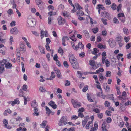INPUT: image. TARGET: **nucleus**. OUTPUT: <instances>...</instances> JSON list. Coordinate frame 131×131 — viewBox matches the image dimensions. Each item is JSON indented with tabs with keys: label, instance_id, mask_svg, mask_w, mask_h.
Here are the masks:
<instances>
[{
	"label": "nucleus",
	"instance_id": "nucleus-41",
	"mask_svg": "<svg viewBox=\"0 0 131 131\" xmlns=\"http://www.w3.org/2000/svg\"><path fill=\"white\" fill-rule=\"evenodd\" d=\"M92 30L94 34H96L97 32L98 31V28L96 27L92 29Z\"/></svg>",
	"mask_w": 131,
	"mask_h": 131
},
{
	"label": "nucleus",
	"instance_id": "nucleus-40",
	"mask_svg": "<svg viewBox=\"0 0 131 131\" xmlns=\"http://www.w3.org/2000/svg\"><path fill=\"white\" fill-rule=\"evenodd\" d=\"M118 19L120 20L121 21L123 22L124 23L125 21V16L118 18Z\"/></svg>",
	"mask_w": 131,
	"mask_h": 131
},
{
	"label": "nucleus",
	"instance_id": "nucleus-54",
	"mask_svg": "<svg viewBox=\"0 0 131 131\" xmlns=\"http://www.w3.org/2000/svg\"><path fill=\"white\" fill-rule=\"evenodd\" d=\"M105 63L106 67H108L109 66L110 63L108 59H107L105 60Z\"/></svg>",
	"mask_w": 131,
	"mask_h": 131
},
{
	"label": "nucleus",
	"instance_id": "nucleus-7",
	"mask_svg": "<svg viewBox=\"0 0 131 131\" xmlns=\"http://www.w3.org/2000/svg\"><path fill=\"white\" fill-rule=\"evenodd\" d=\"M74 61H73V63H71L74 69H77L78 68L79 64L77 61V59L76 60H75Z\"/></svg>",
	"mask_w": 131,
	"mask_h": 131
},
{
	"label": "nucleus",
	"instance_id": "nucleus-42",
	"mask_svg": "<svg viewBox=\"0 0 131 131\" xmlns=\"http://www.w3.org/2000/svg\"><path fill=\"white\" fill-rule=\"evenodd\" d=\"M116 5L115 4H112L111 5V8L113 10H115L116 9Z\"/></svg>",
	"mask_w": 131,
	"mask_h": 131
},
{
	"label": "nucleus",
	"instance_id": "nucleus-46",
	"mask_svg": "<svg viewBox=\"0 0 131 131\" xmlns=\"http://www.w3.org/2000/svg\"><path fill=\"white\" fill-rule=\"evenodd\" d=\"M87 119H85L83 121L82 123L83 125V127H84L87 122Z\"/></svg>",
	"mask_w": 131,
	"mask_h": 131
},
{
	"label": "nucleus",
	"instance_id": "nucleus-6",
	"mask_svg": "<svg viewBox=\"0 0 131 131\" xmlns=\"http://www.w3.org/2000/svg\"><path fill=\"white\" fill-rule=\"evenodd\" d=\"M19 32V30L16 27L12 28L10 30V32L15 35L17 34Z\"/></svg>",
	"mask_w": 131,
	"mask_h": 131
},
{
	"label": "nucleus",
	"instance_id": "nucleus-63",
	"mask_svg": "<svg viewBox=\"0 0 131 131\" xmlns=\"http://www.w3.org/2000/svg\"><path fill=\"white\" fill-rule=\"evenodd\" d=\"M117 41L118 43L121 42L122 41L121 37H117Z\"/></svg>",
	"mask_w": 131,
	"mask_h": 131
},
{
	"label": "nucleus",
	"instance_id": "nucleus-62",
	"mask_svg": "<svg viewBox=\"0 0 131 131\" xmlns=\"http://www.w3.org/2000/svg\"><path fill=\"white\" fill-rule=\"evenodd\" d=\"M88 86L87 85H86L82 89V91L83 92H85L88 89Z\"/></svg>",
	"mask_w": 131,
	"mask_h": 131
},
{
	"label": "nucleus",
	"instance_id": "nucleus-45",
	"mask_svg": "<svg viewBox=\"0 0 131 131\" xmlns=\"http://www.w3.org/2000/svg\"><path fill=\"white\" fill-rule=\"evenodd\" d=\"M28 86L26 84L24 85L22 87V89L23 90L26 91L27 90Z\"/></svg>",
	"mask_w": 131,
	"mask_h": 131
},
{
	"label": "nucleus",
	"instance_id": "nucleus-50",
	"mask_svg": "<svg viewBox=\"0 0 131 131\" xmlns=\"http://www.w3.org/2000/svg\"><path fill=\"white\" fill-rule=\"evenodd\" d=\"M64 8V5L62 4H61L59 6L58 9L60 10H63Z\"/></svg>",
	"mask_w": 131,
	"mask_h": 131
},
{
	"label": "nucleus",
	"instance_id": "nucleus-13",
	"mask_svg": "<svg viewBox=\"0 0 131 131\" xmlns=\"http://www.w3.org/2000/svg\"><path fill=\"white\" fill-rule=\"evenodd\" d=\"M106 122L104 121L102 125V131H108L107 129H106Z\"/></svg>",
	"mask_w": 131,
	"mask_h": 131
},
{
	"label": "nucleus",
	"instance_id": "nucleus-57",
	"mask_svg": "<svg viewBox=\"0 0 131 131\" xmlns=\"http://www.w3.org/2000/svg\"><path fill=\"white\" fill-rule=\"evenodd\" d=\"M89 64L91 66H93L95 64V62L93 60H90L89 61Z\"/></svg>",
	"mask_w": 131,
	"mask_h": 131
},
{
	"label": "nucleus",
	"instance_id": "nucleus-8",
	"mask_svg": "<svg viewBox=\"0 0 131 131\" xmlns=\"http://www.w3.org/2000/svg\"><path fill=\"white\" fill-rule=\"evenodd\" d=\"M109 43L110 46L112 48L114 47L115 45V41L112 39H110L109 40Z\"/></svg>",
	"mask_w": 131,
	"mask_h": 131
},
{
	"label": "nucleus",
	"instance_id": "nucleus-60",
	"mask_svg": "<svg viewBox=\"0 0 131 131\" xmlns=\"http://www.w3.org/2000/svg\"><path fill=\"white\" fill-rule=\"evenodd\" d=\"M124 39L125 42L126 43H127L129 41L130 38L129 37H125L124 38Z\"/></svg>",
	"mask_w": 131,
	"mask_h": 131
},
{
	"label": "nucleus",
	"instance_id": "nucleus-2",
	"mask_svg": "<svg viewBox=\"0 0 131 131\" xmlns=\"http://www.w3.org/2000/svg\"><path fill=\"white\" fill-rule=\"evenodd\" d=\"M57 20L58 24L59 25H63L66 22V20L61 16H59L58 17Z\"/></svg>",
	"mask_w": 131,
	"mask_h": 131
},
{
	"label": "nucleus",
	"instance_id": "nucleus-56",
	"mask_svg": "<svg viewBox=\"0 0 131 131\" xmlns=\"http://www.w3.org/2000/svg\"><path fill=\"white\" fill-rule=\"evenodd\" d=\"M125 106H127L129 105H131V102L129 100L127 101L126 103H125Z\"/></svg>",
	"mask_w": 131,
	"mask_h": 131
},
{
	"label": "nucleus",
	"instance_id": "nucleus-44",
	"mask_svg": "<svg viewBox=\"0 0 131 131\" xmlns=\"http://www.w3.org/2000/svg\"><path fill=\"white\" fill-rule=\"evenodd\" d=\"M104 105L106 107H108L110 106V104L108 101H106L105 102Z\"/></svg>",
	"mask_w": 131,
	"mask_h": 131
},
{
	"label": "nucleus",
	"instance_id": "nucleus-19",
	"mask_svg": "<svg viewBox=\"0 0 131 131\" xmlns=\"http://www.w3.org/2000/svg\"><path fill=\"white\" fill-rule=\"evenodd\" d=\"M7 62V60L3 59V60L0 61V65L3 66H4V65L5 66V64H6Z\"/></svg>",
	"mask_w": 131,
	"mask_h": 131
},
{
	"label": "nucleus",
	"instance_id": "nucleus-3",
	"mask_svg": "<svg viewBox=\"0 0 131 131\" xmlns=\"http://www.w3.org/2000/svg\"><path fill=\"white\" fill-rule=\"evenodd\" d=\"M71 102L73 107L75 108H78L80 107L81 105L80 103L76 100L75 101L72 99Z\"/></svg>",
	"mask_w": 131,
	"mask_h": 131
},
{
	"label": "nucleus",
	"instance_id": "nucleus-61",
	"mask_svg": "<svg viewBox=\"0 0 131 131\" xmlns=\"http://www.w3.org/2000/svg\"><path fill=\"white\" fill-rule=\"evenodd\" d=\"M93 111L95 112L96 113H99L100 112V110L97 108L93 109Z\"/></svg>",
	"mask_w": 131,
	"mask_h": 131
},
{
	"label": "nucleus",
	"instance_id": "nucleus-43",
	"mask_svg": "<svg viewBox=\"0 0 131 131\" xmlns=\"http://www.w3.org/2000/svg\"><path fill=\"white\" fill-rule=\"evenodd\" d=\"M70 38L72 41H73L75 42L76 40V39L75 38V36L74 35H72L71 36Z\"/></svg>",
	"mask_w": 131,
	"mask_h": 131
},
{
	"label": "nucleus",
	"instance_id": "nucleus-28",
	"mask_svg": "<svg viewBox=\"0 0 131 131\" xmlns=\"http://www.w3.org/2000/svg\"><path fill=\"white\" fill-rule=\"evenodd\" d=\"M45 109L46 111V114H47L48 115L50 114L51 112V110L47 106H46Z\"/></svg>",
	"mask_w": 131,
	"mask_h": 131
},
{
	"label": "nucleus",
	"instance_id": "nucleus-59",
	"mask_svg": "<svg viewBox=\"0 0 131 131\" xmlns=\"http://www.w3.org/2000/svg\"><path fill=\"white\" fill-rule=\"evenodd\" d=\"M111 75V73L110 71H107L106 72V76L108 77H110Z\"/></svg>",
	"mask_w": 131,
	"mask_h": 131
},
{
	"label": "nucleus",
	"instance_id": "nucleus-51",
	"mask_svg": "<svg viewBox=\"0 0 131 131\" xmlns=\"http://www.w3.org/2000/svg\"><path fill=\"white\" fill-rule=\"evenodd\" d=\"M83 32L85 34L86 36L88 37H89V34L87 31L84 30L83 31Z\"/></svg>",
	"mask_w": 131,
	"mask_h": 131
},
{
	"label": "nucleus",
	"instance_id": "nucleus-21",
	"mask_svg": "<svg viewBox=\"0 0 131 131\" xmlns=\"http://www.w3.org/2000/svg\"><path fill=\"white\" fill-rule=\"evenodd\" d=\"M31 106L33 107H37V105L36 102L35 100H34L32 102H31Z\"/></svg>",
	"mask_w": 131,
	"mask_h": 131
},
{
	"label": "nucleus",
	"instance_id": "nucleus-55",
	"mask_svg": "<svg viewBox=\"0 0 131 131\" xmlns=\"http://www.w3.org/2000/svg\"><path fill=\"white\" fill-rule=\"evenodd\" d=\"M113 22L114 23H119V21L118 20V19L116 18V17H115L113 18Z\"/></svg>",
	"mask_w": 131,
	"mask_h": 131
},
{
	"label": "nucleus",
	"instance_id": "nucleus-53",
	"mask_svg": "<svg viewBox=\"0 0 131 131\" xmlns=\"http://www.w3.org/2000/svg\"><path fill=\"white\" fill-rule=\"evenodd\" d=\"M7 13L9 15H12L13 14V10L11 9H9L7 12Z\"/></svg>",
	"mask_w": 131,
	"mask_h": 131
},
{
	"label": "nucleus",
	"instance_id": "nucleus-48",
	"mask_svg": "<svg viewBox=\"0 0 131 131\" xmlns=\"http://www.w3.org/2000/svg\"><path fill=\"white\" fill-rule=\"evenodd\" d=\"M78 45L79 47L81 49H82L84 48V45L81 42H79L78 43Z\"/></svg>",
	"mask_w": 131,
	"mask_h": 131
},
{
	"label": "nucleus",
	"instance_id": "nucleus-25",
	"mask_svg": "<svg viewBox=\"0 0 131 131\" xmlns=\"http://www.w3.org/2000/svg\"><path fill=\"white\" fill-rule=\"evenodd\" d=\"M99 77L100 81H101L100 79L103 80L105 79V80L106 79V78L105 77L103 76L102 74L101 73L99 74Z\"/></svg>",
	"mask_w": 131,
	"mask_h": 131
},
{
	"label": "nucleus",
	"instance_id": "nucleus-22",
	"mask_svg": "<svg viewBox=\"0 0 131 131\" xmlns=\"http://www.w3.org/2000/svg\"><path fill=\"white\" fill-rule=\"evenodd\" d=\"M93 51L92 52V54L93 55H98L97 53L99 51L98 49L97 48L93 49Z\"/></svg>",
	"mask_w": 131,
	"mask_h": 131
},
{
	"label": "nucleus",
	"instance_id": "nucleus-4",
	"mask_svg": "<svg viewBox=\"0 0 131 131\" xmlns=\"http://www.w3.org/2000/svg\"><path fill=\"white\" fill-rule=\"evenodd\" d=\"M65 117L64 116H62L60 119L58 123V125L60 126L63 125V123H64L65 125L67 124L68 123L66 122L64 119Z\"/></svg>",
	"mask_w": 131,
	"mask_h": 131
},
{
	"label": "nucleus",
	"instance_id": "nucleus-64",
	"mask_svg": "<svg viewBox=\"0 0 131 131\" xmlns=\"http://www.w3.org/2000/svg\"><path fill=\"white\" fill-rule=\"evenodd\" d=\"M122 7V5L121 4H120L117 6V11L119 12L121 10V8Z\"/></svg>",
	"mask_w": 131,
	"mask_h": 131
},
{
	"label": "nucleus",
	"instance_id": "nucleus-10",
	"mask_svg": "<svg viewBox=\"0 0 131 131\" xmlns=\"http://www.w3.org/2000/svg\"><path fill=\"white\" fill-rule=\"evenodd\" d=\"M69 38L67 36H64L62 38V45L64 46H66V44L65 43V42L66 40H69Z\"/></svg>",
	"mask_w": 131,
	"mask_h": 131
},
{
	"label": "nucleus",
	"instance_id": "nucleus-9",
	"mask_svg": "<svg viewBox=\"0 0 131 131\" xmlns=\"http://www.w3.org/2000/svg\"><path fill=\"white\" fill-rule=\"evenodd\" d=\"M55 102L53 101H51L48 103V104L51 106L53 108L55 109L57 107V105L55 104Z\"/></svg>",
	"mask_w": 131,
	"mask_h": 131
},
{
	"label": "nucleus",
	"instance_id": "nucleus-30",
	"mask_svg": "<svg viewBox=\"0 0 131 131\" xmlns=\"http://www.w3.org/2000/svg\"><path fill=\"white\" fill-rule=\"evenodd\" d=\"M11 122L13 124H17V120L16 118H13L10 120Z\"/></svg>",
	"mask_w": 131,
	"mask_h": 131
},
{
	"label": "nucleus",
	"instance_id": "nucleus-26",
	"mask_svg": "<svg viewBox=\"0 0 131 131\" xmlns=\"http://www.w3.org/2000/svg\"><path fill=\"white\" fill-rule=\"evenodd\" d=\"M107 98L113 101H114V98L113 97V94L108 95L107 96Z\"/></svg>",
	"mask_w": 131,
	"mask_h": 131
},
{
	"label": "nucleus",
	"instance_id": "nucleus-12",
	"mask_svg": "<svg viewBox=\"0 0 131 131\" xmlns=\"http://www.w3.org/2000/svg\"><path fill=\"white\" fill-rule=\"evenodd\" d=\"M54 71L56 74L58 78H60L62 75L60 70L57 68L54 69Z\"/></svg>",
	"mask_w": 131,
	"mask_h": 131
},
{
	"label": "nucleus",
	"instance_id": "nucleus-47",
	"mask_svg": "<svg viewBox=\"0 0 131 131\" xmlns=\"http://www.w3.org/2000/svg\"><path fill=\"white\" fill-rule=\"evenodd\" d=\"M87 99L90 102H93V100L91 99V98L90 97L88 93H87Z\"/></svg>",
	"mask_w": 131,
	"mask_h": 131
},
{
	"label": "nucleus",
	"instance_id": "nucleus-32",
	"mask_svg": "<svg viewBox=\"0 0 131 131\" xmlns=\"http://www.w3.org/2000/svg\"><path fill=\"white\" fill-rule=\"evenodd\" d=\"M75 6L77 10H80L82 9V7L78 3H75Z\"/></svg>",
	"mask_w": 131,
	"mask_h": 131
},
{
	"label": "nucleus",
	"instance_id": "nucleus-49",
	"mask_svg": "<svg viewBox=\"0 0 131 131\" xmlns=\"http://www.w3.org/2000/svg\"><path fill=\"white\" fill-rule=\"evenodd\" d=\"M3 124L4 125V127L6 126L8 124V121L7 120L5 119H4L3 121Z\"/></svg>",
	"mask_w": 131,
	"mask_h": 131
},
{
	"label": "nucleus",
	"instance_id": "nucleus-11",
	"mask_svg": "<svg viewBox=\"0 0 131 131\" xmlns=\"http://www.w3.org/2000/svg\"><path fill=\"white\" fill-rule=\"evenodd\" d=\"M94 127L91 128L90 131H96L98 129V125L97 123L95 122L94 124Z\"/></svg>",
	"mask_w": 131,
	"mask_h": 131
},
{
	"label": "nucleus",
	"instance_id": "nucleus-39",
	"mask_svg": "<svg viewBox=\"0 0 131 131\" xmlns=\"http://www.w3.org/2000/svg\"><path fill=\"white\" fill-rule=\"evenodd\" d=\"M24 94V92L22 91V90L20 89L19 90V96L21 97H24V96L23 95Z\"/></svg>",
	"mask_w": 131,
	"mask_h": 131
},
{
	"label": "nucleus",
	"instance_id": "nucleus-16",
	"mask_svg": "<svg viewBox=\"0 0 131 131\" xmlns=\"http://www.w3.org/2000/svg\"><path fill=\"white\" fill-rule=\"evenodd\" d=\"M20 101L18 98L15 99L14 101H13L12 104V106H14L15 104H19Z\"/></svg>",
	"mask_w": 131,
	"mask_h": 131
},
{
	"label": "nucleus",
	"instance_id": "nucleus-33",
	"mask_svg": "<svg viewBox=\"0 0 131 131\" xmlns=\"http://www.w3.org/2000/svg\"><path fill=\"white\" fill-rule=\"evenodd\" d=\"M53 20V18L51 16H49L48 18V23L50 25L51 23V21Z\"/></svg>",
	"mask_w": 131,
	"mask_h": 131
},
{
	"label": "nucleus",
	"instance_id": "nucleus-31",
	"mask_svg": "<svg viewBox=\"0 0 131 131\" xmlns=\"http://www.w3.org/2000/svg\"><path fill=\"white\" fill-rule=\"evenodd\" d=\"M4 71V66L0 65V74L3 73Z\"/></svg>",
	"mask_w": 131,
	"mask_h": 131
},
{
	"label": "nucleus",
	"instance_id": "nucleus-20",
	"mask_svg": "<svg viewBox=\"0 0 131 131\" xmlns=\"http://www.w3.org/2000/svg\"><path fill=\"white\" fill-rule=\"evenodd\" d=\"M58 52L62 56L63 55L64 53L63 50L61 47H59L58 48Z\"/></svg>",
	"mask_w": 131,
	"mask_h": 131
},
{
	"label": "nucleus",
	"instance_id": "nucleus-58",
	"mask_svg": "<svg viewBox=\"0 0 131 131\" xmlns=\"http://www.w3.org/2000/svg\"><path fill=\"white\" fill-rule=\"evenodd\" d=\"M63 64L64 66L66 68H67L69 66L67 62L66 61H64Z\"/></svg>",
	"mask_w": 131,
	"mask_h": 131
},
{
	"label": "nucleus",
	"instance_id": "nucleus-52",
	"mask_svg": "<svg viewBox=\"0 0 131 131\" xmlns=\"http://www.w3.org/2000/svg\"><path fill=\"white\" fill-rule=\"evenodd\" d=\"M45 47L46 50L48 51H51L49 44H46L45 45Z\"/></svg>",
	"mask_w": 131,
	"mask_h": 131
},
{
	"label": "nucleus",
	"instance_id": "nucleus-38",
	"mask_svg": "<svg viewBox=\"0 0 131 131\" xmlns=\"http://www.w3.org/2000/svg\"><path fill=\"white\" fill-rule=\"evenodd\" d=\"M123 30L124 34H127L129 33L128 30L127 28L124 27L123 29Z\"/></svg>",
	"mask_w": 131,
	"mask_h": 131
},
{
	"label": "nucleus",
	"instance_id": "nucleus-36",
	"mask_svg": "<svg viewBox=\"0 0 131 131\" xmlns=\"http://www.w3.org/2000/svg\"><path fill=\"white\" fill-rule=\"evenodd\" d=\"M104 71V70L103 68H101L99 69L98 70L96 71V73H99L100 72H102Z\"/></svg>",
	"mask_w": 131,
	"mask_h": 131
},
{
	"label": "nucleus",
	"instance_id": "nucleus-35",
	"mask_svg": "<svg viewBox=\"0 0 131 131\" xmlns=\"http://www.w3.org/2000/svg\"><path fill=\"white\" fill-rule=\"evenodd\" d=\"M37 5L40 10H42L43 9L44 5L43 2H42V3L41 4H39V5Z\"/></svg>",
	"mask_w": 131,
	"mask_h": 131
},
{
	"label": "nucleus",
	"instance_id": "nucleus-1",
	"mask_svg": "<svg viewBox=\"0 0 131 131\" xmlns=\"http://www.w3.org/2000/svg\"><path fill=\"white\" fill-rule=\"evenodd\" d=\"M27 23L28 27H33L36 24V21L31 16H29L27 18Z\"/></svg>",
	"mask_w": 131,
	"mask_h": 131
},
{
	"label": "nucleus",
	"instance_id": "nucleus-34",
	"mask_svg": "<svg viewBox=\"0 0 131 131\" xmlns=\"http://www.w3.org/2000/svg\"><path fill=\"white\" fill-rule=\"evenodd\" d=\"M98 8H97L98 9H101L102 10H105V8L103 6V5L100 4H99L98 5Z\"/></svg>",
	"mask_w": 131,
	"mask_h": 131
},
{
	"label": "nucleus",
	"instance_id": "nucleus-24",
	"mask_svg": "<svg viewBox=\"0 0 131 131\" xmlns=\"http://www.w3.org/2000/svg\"><path fill=\"white\" fill-rule=\"evenodd\" d=\"M84 14V12L81 10H78L77 13V15L79 16H82Z\"/></svg>",
	"mask_w": 131,
	"mask_h": 131
},
{
	"label": "nucleus",
	"instance_id": "nucleus-14",
	"mask_svg": "<svg viewBox=\"0 0 131 131\" xmlns=\"http://www.w3.org/2000/svg\"><path fill=\"white\" fill-rule=\"evenodd\" d=\"M5 67L6 69H11L12 67V64L9 62H7L5 64Z\"/></svg>",
	"mask_w": 131,
	"mask_h": 131
},
{
	"label": "nucleus",
	"instance_id": "nucleus-37",
	"mask_svg": "<svg viewBox=\"0 0 131 131\" xmlns=\"http://www.w3.org/2000/svg\"><path fill=\"white\" fill-rule=\"evenodd\" d=\"M101 20L104 25H106L107 24V20L106 19L104 18H102Z\"/></svg>",
	"mask_w": 131,
	"mask_h": 131
},
{
	"label": "nucleus",
	"instance_id": "nucleus-17",
	"mask_svg": "<svg viewBox=\"0 0 131 131\" xmlns=\"http://www.w3.org/2000/svg\"><path fill=\"white\" fill-rule=\"evenodd\" d=\"M12 113V111L10 109H8L5 110L4 112L3 115L5 116H7L8 115L7 113L10 114Z\"/></svg>",
	"mask_w": 131,
	"mask_h": 131
},
{
	"label": "nucleus",
	"instance_id": "nucleus-29",
	"mask_svg": "<svg viewBox=\"0 0 131 131\" xmlns=\"http://www.w3.org/2000/svg\"><path fill=\"white\" fill-rule=\"evenodd\" d=\"M63 15L64 16H66L68 18H69L70 17V16L68 12H66L64 11L63 13Z\"/></svg>",
	"mask_w": 131,
	"mask_h": 131
},
{
	"label": "nucleus",
	"instance_id": "nucleus-15",
	"mask_svg": "<svg viewBox=\"0 0 131 131\" xmlns=\"http://www.w3.org/2000/svg\"><path fill=\"white\" fill-rule=\"evenodd\" d=\"M51 76L49 78H47L46 79L47 80H52L55 77V73L54 72H52L51 73Z\"/></svg>",
	"mask_w": 131,
	"mask_h": 131
},
{
	"label": "nucleus",
	"instance_id": "nucleus-23",
	"mask_svg": "<svg viewBox=\"0 0 131 131\" xmlns=\"http://www.w3.org/2000/svg\"><path fill=\"white\" fill-rule=\"evenodd\" d=\"M20 48L22 49L23 51H25V49L24 44L22 42H20Z\"/></svg>",
	"mask_w": 131,
	"mask_h": 131
},
{
	"label": "nucleus",
	"instance_id": "nucleus-18",
	"mask_svg": "<svg viewBox=\"0 0 131 131\" xmlns=\"http://www.w3.org/2000/svg\"><path fill=\"white\" fill-rule=\"evenodd\" d=\"M39 48L42 54H45L44 48L43 47L40 46H39Z\"/></svg>",
	"mask_w": 131,
	"mask_h": 131
},
{
	"label": "nucleus",
	"instance_id": "nucleus-5",
	"mask_svg": "<svg viewBox=\"0 0 131 131\" xmlns=\"http://www.w3.org/2000/svg\"><path fill=\"white\" fill-rule=\"evenodd\" d=\"M69 61L71 63H73V61H74L75 60H76L77 59L73 54H69Z\"/></svg>",
	"mask_w": 131,
	"mask_h": 131
},
{
	"label": "nucleus",
	"instance_id": "nucleus-27",
	"mask_svg": "<svg viewBox=\"0 0 131 131\" xmlns=\"http://www.w3.org/2000/svg\"><path fill=\"white\" fill-rule=\"evenodd\" d=\"M47 123V121L46 120L43 121L42 123L40 124V126L42 128H44L45 127L46 124Z\"/></svg>",
	"mask_w": 131,
	"mask_h": 131
}]
</instances>
